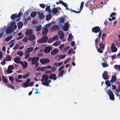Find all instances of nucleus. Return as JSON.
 I'll use <instances>...</instances> for the list:
<instances>
[{
	"label": "nucleus",
	"instance_id": "nucleus-63",
	"mask_svg": "<svg viewBox=\"0 0 120 120\" xmlns=\"http://www.w3.org/2000/svg\"><path fill=\"white\" fill-rule=\"evenodd\" d=\"M64 44H62L60 45L59 47V48L60 50H61L63 49L64 48Z\"/></svg>",
	"mask_w": 120,
	"mask_h": 120
},
{
	"label": "nucleus",
	"instance_id": "nucleus-53",
	"mask_svg": "<svg viewBox=\"0 0 120 120\" xmlns=\"http://www.w3.org/2000/svg\"><path fill=\"white\" fill-rule=\"evenodd\" d=\"M54 41L53 40L52 38H49L48 40V43H51Z\"/></svg>",
	"mask_w": 120,
	"mask_h": 120
},
{
	"label": "nucleus",
	"instance_id": "nucleus-51",
	"mask_svg": "<svg viewBox=\"0 0 120 120\" xmlns=\"http://www.w3.org/2000/svg\"><path fill=\"white\" fill-rule=\"evenodd\" d=\"M41 29V26H37L36 29V31H40Z\"/></svg>",
	"mask_w": 120,
	"mask_h": 120
},
{
	"label": "nucleus",
	"instance_id": "nucleus-14",
	"mask_svg": "<svg viewBox=\"0 0 120 120\" xmlns=\"http://www.w3.org/2000/svg\"><path fill=\"white\" fill-rule=\"evenodd\" d=\"M110 92L108 94L109 96L110 99L111 100H113L114 99V94L111 91H110Z\"/></svg>",
	"mask_w": 120,
	"mask_h": 120
},
{
	"label": "nucleus",
	"instance_id": "nucleus-8",
	"mask_svg": "<svg viewBox=\"0 0 120 120\" xmlns=\"http://www.w3.org/2000/svg\"><path fill=\"white\" fill-rule=\"evenodd\" d=\"M39 58L37 57H33L32 61H31L32 64L33 65L36 63L37 62V61L39 60Z\"/></svg>",
	"mask_w": 120,
	"mask_h": 120
},
{
	"label": "nucleus",
	"instance_id": "nucleus-62",
	"mask_svg": "<svg viewBox=\"0 0 120 120\" xmlns=\"http://www.w3.org/2000/svg\"><path fill=\"white\" fill-rule=\"evenodd\" d=\"M29 75V73H28L24 75L23 76V78L24 79H26Z\"/></svg>",
	"mask_w": 120,
	"mask_h": 120
},
{
	"label": "nucleus",
	"instance_id": "nucleus-15",
	"mask_svg": "<svg viewBox=\"0 0 120 120\" xmlns=\"http://www.w3.org/2000/svg\"><path fill=\"white\" fill-rule=\"evenodd\" d=\"M65 21V20L64 18H60L59 19V23L60 24H58V25H59L60 27H62L63 26V23H64Z\"/></svg>",
	"mask_w": 120,
	"mask_h": 120
},
{
	"label": "nucleus",
	"instance_id": "nucleus-27",
	"mask_svg": "<svg viewBox=\"0 0 120 120\" xmlns=\"http://www.w3.org/2000/svg\"><path fill=\"white\" fill-rule=\"evenodd\" d=\"M14 31L13 28H12L10 29H8L6 30V34H8L13 32Z\"/></svg>",
	"mask_w": 120,
	"mask_h": 120
},
{
	"label": "nucleus",
	"instance_id": "nucleus-20",
	"mask_svg": "<svg viewBox=\"0 0 120 120\" xmlns=\"http://www.w3.org/2000/svg\"><path fill=\"white\" fill-rule=\"evenodd\" d=\"M29 36L28 37V39L29 40L33 41L34 39L35 38V35L34 34H32Z\"/></svg>",
	"mask_w": 120,
	"mask_h": 120
},
{
	"label": "nucleus",
	"instance_id": "nucleus-30",
	"mask_svg": "<svg viewBox=\"0 0 120 120\" xmlns=\"http://www.w3.org/2000/svg\"><path fill=\"white\" fill-rule=\"evenodd\" d=\"M28 65V63L27 62H24V63L22 65V68L23 69H25L27 68Z\"/></svg>",
	"mask_w": 120,
	"mask_h": 120
},
{
	"label": "nucleus",
	"instance_id": "nucleus-3",
	"mask_svg": "<svg viewBox=\"0 0 120 120\" xmlns=\"http://www.w3.org/2000/svg\"><path fill=\"white\" fill-rule=\"evenodd\" d=\"M49 79L48 75L46 74H44L42 75L41 79V82H42V84L43 85V82L45 81H47Z\"/></svg>",
	"mask_w": 120,
	"mask_h": 120
},
{
	"label": "nucleus",
	"instance_id": "nucleus-44",
	"mask_svg": "<svg viewBox=\"0 0 120 120\" xmlns=\"http://www.w3.org/2000/svg\"><path fill=\"white\" fill-rule=\"evenodd\" d=\"M106 35L104 33H103L102 34L101 38L102 39V41H104V40L105 39V38L106 37Z\"/></svg>",
	"mask_w": 120,
	"mask_h": 120
},
{
	"label": "nucleus",
	"instance_id": "nucleus-6",
	"mask_svg": "<svg viewBox=\"0 0 120 120\" xmlns=\"http://www.w3.org/2000/svg\"><path fill=\"white\" fill-rule=\"evenodd\" d=\"M84 3V2H81L80 6L79 8H79H78V10H79V11H75L72 10H71L72 11L74 12L75 13H80L82 11V9L83 8Z\"/></svg>",
	"mask_w": 120,
	"mask_h": 120
},
{
	"label": "nucleus",
	"instance_id": "nucleus-59",
	"mask_svg": "<svg viewBox=\"0 0 120 120\" xmlns=\"http://www.w3.org/2000/svg\"><path fill=\"white\" fill-rule=\"evenodd\" d=\"M66 55H60L59 56V58L60 59H63L65 57Z\"/></svg>",
	"mask_w": 120,
	"mask_h": 120
},
{
	"label": "nucleus",
	"instance_id": "nucleus-12",
	"mask_svg": "<svg viewBox=\"0 0 120 120\" xmlns=\"http://www.w3.org/2000/svg\"><path fill=\"white\" fill-rule=\"evenodd\" d=\"M49 78L50 79H54V80H56L58 77H56V75L54 73L52 74L49 75Z\"/></svg>",
	"mask_w": 120,
	"mask_h": 120
},
{
	"label": "nucleus",
	"instance_id": "nucleus-50",
	"mask_svg": "<svg viewBox=\"0 0 120 120\" xmlns=\"http://www.w3.org/2000/svg\"><path fill=\"white\" fill-rule=\"evenodd\" d=\"M19 44H17L15 45L14 47L13 48V49L14 50H16L17 49H18L19 46Z\"/></svg>",
	"mask_w": 120,
	"mask_h": 120
},
{
	"label": "nucleus",
	"instance_id": "nucleus-22",
	"mask_svg": "<svg viewBox=\"0 0 120 120\" xmlns=\"http://www.w3.org/2000/svg\"><path fill=\"white\" fill-rule=\"evenodd\" d=\"M37 14L39 15V17L40 19H42L45 17V15L43 13H41L39 12H38Z\"/></svg>",
	"mask_w": 120,
	"mask_h": 120
},
{
	"label": "nucleus",
	"instance_id": "nucleus-21",
	"mask_svg": "<svg viewBox=\"0 0 120 120\" xmlns=\"http://www.w3.org/2000/svg\"><path fill=\"white\" fill-rule=\"evenodd\" d=\"M117 78L115 75H113L112 76V77L110 81L112 83H114L116 81Z\"/></svg>",
	"mask_w": 120,
	"mask_h": 120
},
{
	"label": "nucleus",
	"instance_id": "nucleus-61",
	"mask_svg": "<svg viewBox=\"0 0 120 120\" xmlns=\"http://www.w3.org/2000/svg\"><path fill=\"white\" fill-rule=\"evenodd\" d=\"M52 23L51 22L50 23H49L47 24L45 26L48 27H49L52 25Z\"/></svg>",
	"mask_w": 120,
	"mask_h": 120
},
{
	"label": "nucleus",
	"instance_id": "nucleus-24",
	"mask_svg": "<svg viewBox=\"0 0 120 120\" xmlns=\"http://www.w3.org/2000/svg\"><path fill=\"white\" fill-rule=\"evenodd\" d=\"M58 73V77H60L61 76H63V74L64 72V70H62L61 71H60Z\"/></svg>",
	"mask_w": 120,
	"mask_h": 120
},
{
	"label": "nucleus",
	"instance_id": "nucleus-54",
	"mask_svg": "<svg viewBox=\"0 0 120 120\" xmlns=\"http://www.w3.org/2000/svg\"><path fill=\"white\" fill-rule=\"evenodd\" d=\"M8 68L12 70V69H14L15 68V67L12 65H10L8 67Z\"/></svg>",
	"mask_w": 120,
	"mask_h": 120
},
{
	"label": "nucleus",
	"instance_id": "nucleus-1",
	"mask_svg": "<svg viewBox=\"0 0 120 120\" xmlns=\"http://www.w3.org/2000/svg\"><path fill=\"white\" fill-rule=\"evenodd\" d=\"M102 34V30L99 33L98 35H96L97 37L95 40V46L96 49H97L98 46V42L100 41L101 34Z\"/></svg>",
	"mask_w": 120,
	"mask_h": 120
},
{
	"label": "nucleus",
	"instance_id": "nucleus-43",
	"mask_svg": "<svg viewBox=\"0 0 120 120\" xmlns=\"http://www.w3.org/2000/svg\"><path fill=\"white\" fill-rule=\"evenodd\" d=\"M105 83L106 85L108 87H109L110 86V82L109 80H106Z\"/></svg>",
	"mask_w": 120,
	"mask_h": 120
},
{
	"label": "nucleus",
	"instance_id": "nucleus-45",
	"mask_svg": "<svg viewBox=\"0 0 120 120\" xmlns=\"http://www.w3.org/2000/svg\"><path fill=\"white\" fill-rule=\"evenodd\" d=\"M73 36L71 34H69V37L68 38V40L69 41H70L72 40Z\"/></svg>",
	"mask_w": 120,
	"mask_h": 120
},
{
	"label": "nucleus",
	"instance_id": "nucleus-48",
	"mask_svg": "<svg viewBox=\"0 0 120 120\" xmlns=\"http://www.w3.org/2000/svg\"><path fill=\"white\" fill-rule=\"evenodd\" d=\"M60 42L59 41H58L54 43L53 44V45L54 46H57L60 45Z\"/></svg>",
	"mask_w": 120,
	"mask_h": 120
},
{
	"label": "nucleus",
	"instance_id": "nucleus-35",
	"mask_svg": "<svg viewBox=\"0 0 120 120\" xmlns=\"http://www.w3.org/2000/svg\"><path fill=\"white\" fill-rule=\"evenodd\" d=\"M2 81L4 82L5 83H8V81L7 79L5 78V76L3 75L2 77Z\"/></svg>",
	"mask_w": 120,
	"mask_h": 120
},
{
	"label": "nucleus",
	"instance_id": "nucleus-49",
	"mask_svg": "<svg viewBox=\"0 0 120 120\" xmlns=\"http://www.w3.org/2000/svg\"><path fill=\"white\" fill-rule=\"evenodd\" d=\"M13 71L8 68V70L7 71V73L8 74H9L12 73Z\"/></svg>",
	"mask_w": 120,
	"mask_h": 120
},
{
	"label": "nucleus",
	"instance_id": "nucleus-17",
	"mask_svg": "<svg viewBox=\"0 0 120 120\" xmlns=\"http://www.w3.org/2000/svg\"><path fill=\"white\" fill-rule=\"evenodd\" d=\"M59 27L57 25H54L52 26L51 29V30L52 31H56L59 30Z\"/></svg>",
	"mask_w": 120,
	"mask_h": 120
},
{
	"label": "nucleus",
	"instance_id": "nucleus-64",
	"mask_svg": "<svg viewBox=\"0 0 120 120\" xmlns=\"http://www.w3.org/2000/svg\"><path fill=\"white\" fill-rule=\"evenodd\" d=\"M40 6L43 8H44L45 7V5L44 4H39Z\"/></svg>",
	"mask_w": 120,
	"mask_h": 120
},
{
	"label": "nucleus",
	"instance_id": "nucleus-25",
	"mask_svg": "<svg viewBox=\"0 0 120 120\" xmlns=\"http://www.w3.org/2000/svg\"><path fill=\"white\" fill-rule=\"evenodd\" d=\"M20 58V57H18L15 58L14 60L15 62L16 63H19Z\"/></svg>",
	"mask_w": 120,
	"mask_h": 120
},
{
	"label": "nucleus",
	"instance_id": "nucleus-13",
	"mask_svg": "<svg viewBox=\"0 0 120 120\" xmlns=\"http://www.w3.org/2000/svg\"><path fill=\"white\" fill-rule=\"evenodd\" d=\"M33 33L32 30L31 29H27L26 32L25 34L26 36H29L32 34Z\"/></svg>",
	"mask_w": 120,
	"mask_h": 120
},
{
	"label": "nucleus",
	"instance_id": "nucleus-11",
	"mask_svg": "<svg viewBox=\"0 0 120 120\" xmlns=\"http://www.w3.org/2000/svg\"><path fill=\"white\" fill-rule=\"evenodd\" d=\"M58 34L60 36V39H62L64 37V34L62 30H60L58 31Z\"/></svg>",
	"mask_w": 120,
	"mask_h": 120
},
{
	"label": "nucleus",
	"instance_id": "nucleus-36",
	"mask_svg": "<svg viewBox=\"0 0 120 120\" xmlns=\"http://www.w3.org/2000/svg\"><path fill=\"white\" fill-rule=\"evenodd\" d=\"M37 12L36 11H34L32 12L30 14V16L32 17H35L36 15Z\"/></svg>",
	"mask_w": 120,
	"mask_h": 120
},
{
	"label": "nucleus",
	"instance_id": "nucleus-33",
	"mask_svg": "<svg viewBox=\"0 0 120 120\" xmlns=\"http://www.w3.org/2000/svg\"><path fill=\"white\" fill-rule=\"evenodd\" d=\"M1 33H0V38H1L4 35L6 30L4 29H1Z\"/></svg>",
	"mask_w": 120,
	"mask_h": 120
},
{
	"label": "nucleus",
	"instance_id": "nucleus-55",
	"mask_svg": "<svg viewBox=\"0 0 120 120\" xmlns=\"http://www.w3.org/2000/svg\"><path fill=\"white\" fill-rule=\"evenodd\" d=\"M64 68V65H63L61 67H60L58 69L59 71H61Z\"/></svg>",
	"mask_w": 120,
	"mask_h": 120
},
{
	"label": "nucleus",
	"instance_id": "nucleus-38",
	"mask_svg": "<svg viewBox=\"0 0 120 120\" xmlns=\"http://www.w3.org/2000/svg\"><path fill=\"white\" fill-rule=\"evenodd\" d=\"M99 48L102 49H104L105 48V46L103 44L102 42H101V43H99Z\"/></svg>",
	"mask_w": 120,
	"mask_h": 120
},
{
	"label": "nucleus",
	"instance_id": "nucleus-19",
	"mask_svg": "<svg viewBox=\"0 0 120 120\" xmlns=\"http://www.w3.org/2000/svg\"><path fill=\"white\" fill-rule=\"evenodd\" d=\"M59 49H55L53 50L51 52V54L52 55H54L56 54L59 51Z\"/></svg>",
	"mask_w": 120,
	"mask_h": 120
},
{
	"label": "nucleus",
	"instance_id": "nucleus-34",
	"mask_svg": "<svg viewBox=\"0 0 120 120\" xmlns=\"http://www.w3.org/2000/svg\"><path fill=\"white\" fill-rule=\"evenodd\" d=\"M52 15L50 14H49L46 16V20L47 21L49 20L51 18Z\"/></svg>",
	"mask_w": 120,
	"mask_h": 120
},
{
	"label": "nucleus",
	"instance_id": "nucleus-39",
	"mask_svg": "<svg viewBox=\"0 0 120 120\" xmlns=\"http://www.w3.org/2000/svg\"><path fill=\"white\" fill-rule=\"evenodd\" d=\"M97 47V49H96L98 50V52L100 53H102L103 52V50L104 49H102Z\"/></svg>",
	"mask_w": 120,
	"mask_h": 120
},
{
	"label": "nucleus",
	"instance_id": "nucleus-7",
	"mask_svg": "<svg viewBox=\"0 0 120 120\" xmlns=\"http://www.w3.org/2000/svg\"><path fill=\"white\" fill-rule=\"evenodd\" d=\"M52 49V48L51 46H47L45 48L44 50V52L46 53H50Z\"/></svg>",
	"mask_w": 120,
	"mask_h": 120
},
{
	"label": "nucleus",
	"instance_id": "nucleus-18",
	"mask_svg": "<svg viewBox=\"0 0 120 120\" xmlns=\"http://www.w3.org/2000/svg\"><path fill=\"white\" fill-rule=\"evenodd\" d=\"M48 31V29L47 28L45 27L43 30L42 34L43 35H45L47 34Z\"/></svg>",
	"mask_w": 120,
	"mask_h": 120
},
{
	"label": "nucleus",
	"instance_id": "nucleus-4",
	"mask_svg": "<svg viewBox=\"0 0 120 120\" xmlns=\"http://www.w3.org/2000/svg\"><path fill=\"white\" fill-rule=\"evenodd\" d=\"M40 61L42 64H48L49 62L50 61L48 59L43 58L41 59L40 60Z\"/></svg>",
	"mask_w": 120,
	"mask_h": 120
},
{
	"label": "nucleus",
	"instance_id": "nucleus-58",
	"mask_svg": "<svg viewBox=\"0 0 120 120\" xmlns=\"http://www.w3.org/2000/svg\"><path fill=\"white\" fill-rule=\"evenodd\" d=\"M73 49L72 48H71L69 50V51H68V54L69 55H70L71 54L73 51Z\"/></svg>",
	"mask_w": 120,
	"mask_h": 120
},
{
	"label": "nucleus",
	"instance_id": "nucleus-2",
	"mask_svg": "<svg viewBox=\"0 0 120 120\" xmlns=\"http://www.w3.org/2000/svg\"><path fill=\"white\" fill-rule=\"evenodd\" d=\"M48 38L47 36L43 35L39 40H38L37 42L39 43H45L48 41Z\"/></svg>",
	"mask_w": 120,
	"mask_h": 120
},
{
	"label": "nucleus",
	"instance_id": "nucleus-57",
	"mask_svg": "<svg viewBox=\"0 0 120 120\" xmlns=\"http://www.w3.org/2000/svg\"><path fill=\"white\" fill-rule=\"evenodd\" d=\"M9 79V80L11 81L12 82H13V81L14 80V78L13 77V76H9L8 77Z\"/></svg>",
	"mask_w": 120,
	"mask_h": 120
},
{
	"label": "nucleus",
	"instance_id": "nucleus-28",
	"mask_svg": "<svg viewBox=\"0 0 120 120\" xmlns=\"http://www.w3.org/2000/svg\"><path fill=\"white\" fill-rule=\"evenodd\" d=\"M33 49L34 48L33 47H30L27 48L26 51L25 52L30 53L33 50Z\"/></svg>",
	"mask_w": 120,
	"mask_h": 120
},
{
	"label": "nucleus",
	"instance_id": "nucleus-26",
	"mask_svg": "<svg viewBox=\"0 0 120 120\" xmlns=\"http://www.w3.org/2000/svg\"><path fill=\"white\" fill-rule=\"evenodd\" d=\"M63 63V62H61L59 63L56 62L53 65L54 66H56L58 67L61 65Z\"/></svg>",
	"mask_w": 120,
	"mask_h": 120
},
{
	"label": "nucleus",
	"instance_id": "nucleus-10",
	"mask_svg": "<svg viewBox=\"0 0 120 120\" xmlns=\"http://www.w3.org/2000/svg\"><path fill=\"white\" fill-rule=\"evenodd\" d=\"M108 75V72L107 71H105L102 74V77L105 80H107L109 79Z\"/></svg>",
	"mask_w": 120,
	"mask_h": 120
},
{
	"label": "nucleus",
	"instance_id": "nucleus-47",
	"mask_svg": "<svg viewBox=\"0 0 120 120\" xmlns=\"http://www.w3.org/2000/svg\"><path fill=\"white\" fill-rule=\"evenodd\" d=\"M12 38V36H9L8 37L6 38L5 39V41H8L10 40Z\"/></svg>",
	"mask_w": 120,
	"mask_h": 120
},
{
	"label": "nucleus",
	"instance_id": "nucleus-37",
	"mask_svg": "<svg viewBox=\"0 0 120 120\" xmlns=\"http://www.w3.org/2000/svg\"><path fill=\"white\" fill-rule=\"evenodd\" d=\"M11 57L10 55H7L6 56L5 60L8 61H9L11 60Z\"/></svg>",
	"mask_w": 120,
	"mask_h": 120
},
{
	"label": "nucleus",
	"instance_id": "nucleus-9",
	"mask_svg": "<svg viewBox=\"0 0 120 120\" xmlns=\"http://www.w3.org/2000/svg\"><path fill=\"white\" fill-rule=\"evenodd\" d=\"M111 50L112 52H116L117 51V48L115 47V45L114 43H112L111 45Z\"/></svg>",
	"mask_w": 120,
	"mask_h": 120
},
{
	"label": "nucleus",
	"instance_id": "nucleus-46",
	"mask_svg": "<svg viewBox=\"0 0 120 120\" xmlns=\"http://www.w3.org/2000/svg\"><path fill=\"white\" fill-rule=\"evenodd\" d=\"M17 54L20 56H22L24 54L23 52L22 51H18L17 52Z\"/></svg>",
	"mask_w": 120,
	"mask_h": 120
},
{
	"label": "nucleus",
	"instance_id": "nucleus-16",
	"mask_svg": "<svg viewBox=\"0 0 120 120\" xmlns=\"http://www.w3.org/2000/svg\"><path fill=\"white\" fill-rule=\"evenodd\" d=\"M64 30L66 31L69 29V24L68 22H66L65 23L64 26L63 28Z\"/></svg>",
	"mask_w": 120,
	"mask_h": 120
},
{
	"label": "nucleus",
	"instance_id": "nucleus-29",
	"mask_svg": "<svg viewBox=\"0 0 120 120\" xmlns=\"http://www.w3.org/2000/svg\"><path fill=\"white\" fill-rule=\"evenodd\" d=\"M22 21H21L18 24V28L19 29H21L23 26V23Z\"/></svg>",
	"mask_w": 120,
	"mask_h": 120
},
{
	"label": "nucleus",
	"instance_id": "nucleus-31",
	"mask_svg": "<svg viewBox=\"0 0 120 120\" xmlns=\"http://www.w3.org/2000/svg\"><path fill=\"white\" fill-rule=\"evenodd\" d=\"M52 10V12L53 14H56L58 12V9L56 8H54Z\"/></svg>",
	"mask_w": 120,
	"mask_h": 120
},
{
	"label": "nucleus",
	"instance_id": "nucleus-56",
	"mask_svg": "<svg viewBox=\"0 0 120 120\" xmlns=\"http://www.w3.org/2000/svg\"><path fill=\"white\" fill-rule=\"evenodd\" d=\"M59 2H57L56 3V4L57 5L59 4H61L62 5L64 2L60 0H59Z\"/></svg>",
	"mask_w": 120,
	"mask_h": 120
},
{
	"label": "nucleus",
	"instance_id": "nucleus-42",
	"mask_svg": "<svg viewBox=\"0 0 120 120\" xmlns=\"http://www.w3.org/2000/svg\"><path fill=\"white\" fill-rule=\"evenodd\" d=\"M24 55L25 56V58L27 59L29 58L30 56V53L25 52L24 53Z\"/></svg>",
	"mask_w": 120,
	"mask_h": 120
},
{
	"label": "nucleus",
	"instance_id": "nucleus-5",
	"mask_svg": "<svg viewBox=\"0 0 120 120\" xmlns=\"http://www.w3.org/2000/svg\"><path fill=\"white\" fill-rule=\"evenodd\" d=\"M101 29L100 27L98 26H96L92 28V30L93 33H97L101 31Z\"/></svg>",
	"mask_w": 120,
	"mask_h": 120
},
{
	"label": "nucleus",
	"instance_id": "nucleus-32",
	"mask_svg": "<svg viewBox=\"0 0 120 120\" xmlns=\"http://www.w3.org/2000/svg\"><path fill=\"white\" fill-rule=\"evenodd\" d=\"M17 18L16 14H14L12 15L11 17V19L13 21H14L15 18Z\"/></svg>",
	"mask_w": 120,
	"mask_h": 120
},
{
	"label": "nucleus",
	"instance_id": "nucleus-41",
	"mask_svg": "<svg viewBox=\"0 0 120 120\" xmlns=\"http://www.w3.org/2000/svg\"><path fill=\"white\" fill-rule=\"evenodd\" d=\"M111 87H110V89H108V87L105 88V91L106 92H107L108 93V94L110 92H109L110 91H111Z\"/></svg>",
	"mask_w": 120,
	"mask_h": 120
},
{
	"label": "nucleus",
	"instance_id": "nucleus-23",
	"mask_svg": "<svg viewBox=\"0 0 120 120\" xmlns=\"http://www.w3.org/2000/svg\"><path fill=\"white\" fill-rule=\"evenodd\" d=\"M51 82V80H49V79L47 81H45L43 82V85L46 86H50L49 85V83H50Z\"/></svg>",
	"mask_w": 120,
	"mask_h": 120
},
{
	"label": "nucleus",
	"instance_id": "nucleus-52",
	"mask_svg": "<svg viewBox=\"0 0 120 120\" xmlns=\"http://www.w3.org/2000/svg\"><path fill=\"white\" fill-rule=\"evenodd\" d=\"M23 85L25 86V87L23 86H22L24 87H26L29 86V84L28 83H27L26 82L24 83H23Z\"/></svg>",
	"mask_w": 120,
	"mask_h": 120
},
{
	"label": "nucleus",
	"instance_id": "nucleus-60",
	"mask_svg": "<svg viewBox=\"0 0 120 120\" xmlns=\"http://www.w3.org/2000/svg\"><path fill=\"white\" fill-rule=\"evenodd\" d=\"M41 71H44L46 70L45 66L42 67L41 68Z\"/></svg>",
	"mask_w": 120,
	"mask_h": 120
},
{
	"label": "nucleus",
	"instance_id": "nucleus-40",
	"mask_svg": "<svg viewBox=\"0 0 120 120\" xmlns=\"http://www.w3.org/2000/svg\"><path fill=\"white\" fill-rule=\"evenodd\" d=\"M27 16L26 15H25L24 17H23V20H24V24H27L28 23V20L26 19Z\"/></svg>",
	"mask_w": 120,
	"mask_h": 120
}]
</instances>
